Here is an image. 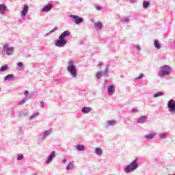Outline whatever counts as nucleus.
<instances>
[{
	"mask_svg": "<svg viewBox=\"0 0 175 175\" xmlns=\"http://www.w3.org/2000/svg\"><path fill=\"white\" fill-rule=\"evenodd\" d=\"M70 35V33L69 31H64L59 37V40H57L55 43V46L57 47H64L66 44V40H65V38H67V36H69Z\"/></svg>",
	"mask_w": 175,
	"mask_h": 175,
	"instance_id": "nucleus-1",
	"label": "nucleus"
},
{
	"mask_svg": "<svg viewBox=\"0 0 175 175\" xmlns=\"http://www.w3.org/2000/svg\"><path fill=\"white\" fill-rule=\"evenodd\" d=\"M139 166L137 165V159H135L131 163L130 165L127 166L124 169V172H126V173H131V172H133L134 170H136V169Z\"/></svg>",
	"mask_w": 175,
	"mask_h": 175,
	"instance_id": "nucleus-2",
	"label": "nucleus"
},
{
	"mask_svg": "<svg viewBox=\"0 0 175 175\" xmlns=\"http://www.w3.org/2000/svg\"><path fill=\"white\" fill-rule=\"evenodd\" d=\"M68 64H69V66H68V72H70V75H72L73 77H76V76L77 75L76 66H74L73 62L72 61H70Z\"/></svg>",
	"mask_w": 175,
	"mask_h": 175,
	"instance_id": "nucleus-3",
	"label": "nucleus"
},
{
	"mask_svg": "<svg viewBox=\"0 0 175 175\" xmlns=\"http://www.w3.org/2000/svg\"><path fill=\"white\" fill-rule=\"evenodd\" d=\"M161 73L162 77H163V76H167L170 73V66H163L161 67Z\"/></svg>",
	"mask_w": 175,
	"mask_h": 175,
	"instance_id": "nucleus-4",
	"label": "nucleus"
},
{
	"mask_svg": "<svg viewBox=\"0 0 175 175\" xmlns=\"http://www.w3.org/2000/svg\"><path fill=\"white\" fill-rule=\"evenodd\" d=\"M167 107L169 109V111L171 113H175V100H170L167 103Z\"/></svg>",
	"mask_w": 175,
	"mask_h": 175,
	"instance_id": "nucleus-5",
	"label": "nucleus"
},
{
	"mask_svg": "<svg viewBox=\"0 0 175 175\" xmlns=\"http://www.w3.org/2000/svg\"><path fill=\"white\" fill-rule=\"evenodd\" d=\"M4 49L5 50L8 55H12V54H13V47H10L9 45L6 44L4 46Z\"/></svg>",
	"mask_w": 175,
	"mask_h": 175,
	"instance_id": "nucleus-6",
	"label": "nucleus"
},
{
	"mask_svg": "<svg viewBox=\"0 0 175 175\" xmlns=\"http://www.w3.org/2000/svg\"><path fill=\"white\" fill-rule=\"evenodd\" d=\"M70 17L73 18L74 21L75 22V24H80V23H83V18H80L79 16L71 15Z\"/></svg>",
	"mask_w": 175,
	"mask_h": 175,
	"instance_id": "nucleus-7",
	"label": "nucleus"
},
{
	"mask_svg": "<svg viewBox=\"0 0 175 175\" xmlns=\"http://www.w3.org/2000/svg\"><path fill=\"white\" fill-rule=\"evenodd\" d=\"M116 92V87L113 85H111L108 87V94L109 95H113Z\"/></svg>",
	"mask_w": 175,
	"mask_h": 175,
	"instance_id": "nucleus-8",
	"label": "nucleus"
},
{
	"mask_svg": "<svg viewBox=\"0 0 175 175\" xmlns=\"http://www.w3.org/2000/svg\"><path fill=\"white\" fill-rule=\"evenodd\" d=\"M29 8L28 7V5L25 4L23 7V9L21 12V15L24 17L27 16V14L28 13V10Z\"/></svg>",
	"mask_w": 175,
	"mask_h": 175,
	"instance_id": "nucleus-9",
	"label": "nucleus"
},
{
	"mask_svg": "<svg viewBox=\"0 0 175 175\" xmlns=\"http://www.w3.org/2000/svg\"><path fill=\"white\" fill-rule=\"evenodd\" d=\"M51 9H53V5L48 4L46 6L44 7L42 9V12H50V10H51Z\"/></svg>",
	"mask_w": 175,
	"mask_h": 175,
	"instance_id": "nucleus-10",
	"label": "nucleus"
},
{
	"mask_svg": "<svg viewBox=\"0 0 175 175\" xmlns=\"http://www.w3.org/2000/svg\"><path fill=\"white\" fill-rule=\"evenodd\" d=\"M55 157V151H53L46 161V163H50L53 161V158Z\"/></svg>",
	"mask_w": 175,
	"mask_h": 175,
	"instance_id": "nucleus-11",
	"label": "nucleus"
},
{
	"mask_svg": "<svg viewBox=\"0 0 175 175\" xmlns=\"http://www.w3.org/2000/svg\"><path fill=\"white\" fill-rule=\"evenodd\" d=\"M5 12H6V6L3 4L0 5V14H4Z\"/></svg>",
	"mask_w": 175,
	"mask_h": 175,
	"instance_id": "nucleus-12",
	"label": "nucleus"
},
{
	"mask_svg": "<svg viewBox=\"0 0 175 175\" xmlns=\"http://www.w3.org/2000/svg\"><path fill=\"white\" fill-rule=\"evenodd\" d=\"M75 148H77L78 151H84V150H85V148L83 145H77L75 146Z\"/></svg>",
	"mask_w": 175,
	"mask_h": 175,
	"instance_id": "nucleus-13",
	"label": "nucleus"
},
{
	"mask_svg": "<svg viewBox=\"0 0 175 175\" xmlns=\"http://www.w3.org/2000/svg\"><path fill=\"white\" fill-rule=\"evenodd\" d=\"M146 120H147V117L142 116L138 119V122L139 124H143V122H144V121H146Z\"/></svg>",
	"mask_w": 175,
	"mask_h": 175,
	"instance_id": "nucleus-14",
	"label": "nucleus"
},
{
	"mask_svg": "<svg viewBox=\"0 0 175 175\" xmlns=\"http://www.w3.org/2000/svg\"><path fill=\"white\" fill-rule=\"evenodd\" d=\"M154 47H156L157 50H159V49H161V43H159V41L154 40Z\"/></svg>",
	"mask_w": 175,
	"mask_h": 175,
	"instance_id": "nucleus-15",
	"label": "nucleus"
},
{
	"mask_svg": "<svg viewBox=\"0 0 175 175\" xmlns=\"http://www.w3.org/2000/svg\"><path fill=\"white\" fill-rule=\"evenodd\" d=\"M83 113L87 114V113H90L91 111V107H84L82 109Z\"/></svg>",
	"mask_w": 175,
	"mask_h": 175,
	"instance_id": "nucleus-16",
	"label": "nucleus"
},
{
	"mask_svg": "<svg viewBox=\"0 0 175 175\" xmlns=\"http://www.w3.org/2000/svg\"><path fill=\"white\" fill-rule=\"evenodd\" d=\"M94 27L96 28H98L99 29H100V28H102L103 25L101 22H97L94 23Z\"/></svg>",
	"mask_w": 175,
	"mask_h": 175,
	"instance_id": "nucleus-17",
	"label": "nucleus"
},
{
	"mask_svg": "<svg viewBox=\"0 0 175 175\" xmlns=\"http://www.w3.org/2000/svg\"><path fill=\"white\" fill-rule=\"evenodd\" d=\"M146 139H152L153 137H155V134L154 133H151V134H149V135H147L145 136Z\"/></svg>",
	"mask_w": 175,
	"mask_h": 175,
	"instance_id": "nucleus-18",
	"label": "nucleus"
},
{
	"mask_svg": "<svg viewBox=\"0 0 175 175\" xmlns=\"http://www.w3.org/2000/svg\"><path fill=\"white\" fill-rule=\"evenodd\" d=\"M96 154L97 155H102V149L100 148H96Z\"/></svg>",
	"mask_w": 175,
	"mask_h": 175,
	"instance_id": "nucleus-19",
	"label": "nucleus"
},
{
	"mask_svg": "<svg viewBox=\"0 0 175 175\" xmlns=\"http://www.w3.org/2000/svg\"><path fill=\"white\" fill-rule=\"evenodd\" d=\"M143 6L144 9H147L148 6H150V2L149 1H144Z\"/></svg>",
	"mask_w": 175,
	"mask_h": 175,
	"instance_id": "nucleus-20",
	"label": "nucleus"
},
{
	"mask_svg": "<svg viewBox=\"0 0 175 175\" xmlns=\"http://www.w3.org/2000/svg\"><path fill=\"white\" fill-rule=\"evenodd\" d=\"M8 68V64H5V65H4V66H2L1 68V69H0V71H1V72H5V70H7Z\"/></svg>",
	"mask_w": 175,
	"mask_h": 175,
	"instance_id": "nucleus-21",
	"label": "nucleus"
},
{
	"mask_svg": "<svg viewBox=\"0 0 175 175\" xmlns=\"http://www.w3.org/2000/svg\"><path fill=\"white\" fill-rule=\"evenodd\" d=\"M163 92H157L154 95V98H158L159 96H162V95H163Z\"/></svg>",
	"mask_w": 175,
	"mask_h": 175,
	"instance_id": "nucleus-22",
	"label": "nucleus"
},
{
	"mask_svg": "<svg viewBox=\"0 0 175 175\" xmlns=\"http://www.w3.org/2000/svg\"><path fill=\"white\" fill-rule=\"evenodd\" d=\"M13 79H14V77L12 75H8L5 78V80H13Z\"/></svg>",
	"mask_w": 175,
	"mask_h": 175,
	"instance_id": "nucleus-23",
	"label": "nucleus"
},
{
	"mask_svg": "<svg viewBox=\"0 0 175 175\" xmlns=\"http://www.w3.org/2000/svg\"><path fill=\"white\" fill-rule=\"evenodd\" d=\"M73 168V162H70L67 165V170H70V169Z\"/></svg>",
	"mask_w": 175,
	"mask_h": 175,
	"instance_id": "nucleus-24",
	"label": "nucleus"
},
{
	"mask_svg": "<svg viewBox=\"0 0 175 175\" xmlns=\"http://www.w3.org/2000/svg\"><path fill=\"white\" fill-rule=\"evenodd\" d=\"M96 79H100V77H102V72H98L96 75Z\"/></svg>",
	"mask_w": 175,
	"mask_h": 175,
	"instance_id": "nucleus-25",
	"label": "nucleus"
},
{
	"mask_svg": "<svg viewBox=\"0 0 175 175\" xmlns=\"http://www.w3.org/2000/svg\"><path fill=\"white\" fill-rule=\"evenodd\" d=\"M96 9L97 10H102V6H100V5H98V4H96Z\"/></svg>",
	"mask_w": 175,
	"mask_h": 175,
	"instance_id": "nucleus-26",
	"label": "nucleus"
},
{
	"mask_svg": "<svg viewBox=\"0 0 175 175\" xmlns=\"http://www.w3.org/2000/svg\"><path fill=\"white\" fill-rule=\"evenodd\" d=\"M49 135H50V131H46L44 133V136H45V137H47V136H49Z\"/></svg>",
	"mask_w": 175,
	"mask_h": 175,
	"instance_id": "nucleus-27",
	"label": "nucleus"
},
{
	"mask_svg": "<svg viewBox=\"0 0 175 175\" xmlns=\"http://www.w3.org/2000/svg\"><path fill=\"white\" fill-rule=\"evenodd\" d=\"M23 158H24V155L21 154V155H19V156L18 157L17 160H18V161H21V159H23Z\"/></svg>",
	"mask_w": 175,
	"mask_h": 175,
	"instance_id": "nucleus-28",
	"label": "nucleus"
},
{
	"mask_svg": "<svg viewBox=\"0 0 175 175\" xmlns=\"http://www.w3.org/2000/svg\"><path fill=\"white\" fill-rule=\"evenodd\" d=\"M143 74H141L140 76L135 77V80H140V79H143Z\"/></svg>",
	"mask_w": 175,
	"mask_h": 175,
	"instance_id": "nucleus-29",
	"label": "nucleus"
},
{
	"mask_svg": "<svg viewBox=\"0 0 175 175\" xmlns=\"http://www.w3.org/2000/svg\"><path fill=\"white\" fill-rule=\"evenodd\" d=\"M17 65L19 68H23V66H24L23 62H18Z\"/></svg>",
	"mask_w": 175,
	"mask_h": 175,
	"instance_id": "nucleus-30",
	"label": "nucleus"
},
{
	"mask_svg": "<svg viewBox=\"0 0 175 175\" xmlns=\"http://www.w3.org/2000/svg\"><path fill=\"white\" fill-rule=\"evenodd\" d=\"M161 139H165L166 137V133H163L160 136Z\"/></svg>",
	"mask_w": 175,
	"mask_h": 175,
	"instance_id": "nucleus-31",
	"label": "nucleus"
},
{
	"mask_svg": "<svg viewBox=\"0 0 175 175\" xmlns=\"http://www.w3.org/2000/svg\"><path fill=\"white\" fill-rule=\"evenodd\" d=\"M28 94H29V92L28 90H26L25 92V95H28Z\"/></svg>",
	"mask_w": 175,
	"mask_h": 175,
	"instance_id": "nucleus-32",
	"label": "nucleus"
},
{
	"mask_svg": "<svg viewBox=\"0 0 175 175\" xmlns=\"http://www.w3.org/2000/svg\"><path fill=\"white\" fill-rule=\"evenodd\" d=\"M109 124L110 125H113V124H114V122H113V121L109 122Z\"/></svg>",
	"mask_w": 175,
	"mask_h": 175,
	"instance_id": "nucleus-33",
	"label": "nucleus"
},
{
	"mask_svg": "<svg viewBox=\"0 0 175 175\" xmlns=\"http://www.w3.org/2000/svg\"><path fill=\"white\" fill-rule=\"evenodd\" d=\"M66 161H66V159H65L63 160V163H66Z\"/></svg>",
	"mask_w": 175,
	"mask_h": 175,
	"instance_id": "nucleus-34",
	"label": "nucleus"
},
{
	"mask_svg": "<svg viewBox=\"0 0 175 175\" xmlns=\"http://www.w3.org/2000/svg\"><path fill=\"white\" fill-rule=\"evenodd\" d=\"M137 50H140V46H137Z\"/></svg>",
	"mask_w": 175,
	"mask_h": 175,
	"instance_id": "nucleus-35",
	"label": "nucleus"
}]
</instances>
